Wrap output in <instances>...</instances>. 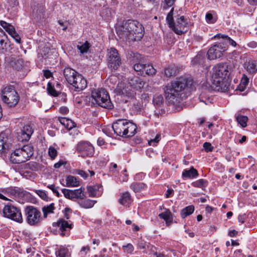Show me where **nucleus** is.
<instances>
[{
  "mask_svg": "<svg viewBox=\"0 0 257 257\" xmlns=\"http://www.w3.org/2000/svg\"><path fill=\"white\" fill-rule=\"evenodd\" d=\"M63 74L67 81L74 87L75 91H80L86 87V79L74 69L65 68Z\"/></svg>",
  "mask_w": 257,
  "mask_h": 257,
  "instance_id": "20e7f679",
  "label": "nucleus"
},
{
  "mask_svg": "<svg viewBox=\"0 0 257 257\" xmlns=\"http://www.w3.org/2000/svg\"><path fill=\"white\" fill-rule=\"evenodd\" d=\"M23 131L26 133L27 135L26 137L27 138H30L31 135L33 133V129L30 125H26L23 127Z\"/></svg>",
  "mask_w": 257,
  "mask_h": 257,
  "instance_id": "09e8293b",
  "label": "nucleus"
},
{
  "mask_svg": "<svg viewBox=\"0 0 257 257\" xmlns=\"http://www.w3.org/2000/svg\"><path fill=\"white\" fill-rule=\"evenodd\" d=\"M87 189L90 197H93L95 196L97 189L95 186H88Z\"/></svg>",
  "mask_w": 257,
  "mask_h": 257,
  "instance_id": "603ef678",
  "label": "nucleus"
},
{
  "mask_svg": "<svg viewBox=\"0 0 257 257\" xmlns=\"http://www.w3.org/2000/svg\"><path fill=\"white\" fill-rule=\"evenodd\" d=\"M91 96L100 106L107 109L113 108L108 92L104 88H98L92 91Z\"/></svg>",
  "mask_w": 257,
  "mask_h": 257,
  "instance_id": "423d86ee",
  "label": "nucleus"
},
{
  "mask_svg": "<svg viewBox=\"0 0 257 257\" xmlns=\"http://www.w3.org/2000/svg\"><path fill=\"white\" fill-rule=\"evenodd\" d=\"M58 119L61 124L69 129H71L74 126V123L72 122L71 120L65 117H59Z\"/></svg>",
  "mask_w": 257,
  "mask_h": 257,
  "instance_id": "4c0bfd02",
  "label": "nucleus"
},
{
  "mask_svg": "<svg viewBox=\"0 0 257 257\" xmlns=\"http://www.w3.org/2000/svg\"><path fill=\"white\" fill-rule=\"evenodd\" d=\"M249 79L247 76L245 74H243L240 83L238 87V89L241 91H243L244 90L245 87L247 85Z\"/></svg>",
  "mask_w": 257,
  "mask_h": 257,
  "instance_id": "79ce46f5",
  "label": "nucleus"
},
{
  "mask_svg": "<svg viewBox=\"0 0 257 257\" xmlns=\"http://www.w3.org/2000/svg\"><path fill=\"white\" fill-rule=\"evenodd\" d=\"M128 83L130 86L137 89L139 90L142 88L145 84V82L141 78L138 76H133L128 80Z\"/></svg>",
  "mask_w": 257,
  "mask_h": 257,
  "instance_id": "412c9836",
  "label": "nucleus"
},
{
  "mask_svg": "<svg viewBox=\"0 0 257 257\" xmlns=\"http://www.w3.org/2000/svg\"><path fill=\"white\" fill-rule=\"evenodd\" d=\"M56 224L61 231V235L62 236L65 234L64 231H69L72 227V222L70 220H65L64 219H59Z\"/></svg>",
  "mask_w": 257,
  "mask_h": 257,
  "instance_id": "6ab92c4d",
  "label": "nucleus"
},
{
  "mask_svg": "<svg viewBox=\"0 0 257 257\" xmlns=\"http://www.w3.org/2000/svg\"><path fill=\"white\" fill-rule=\"evenodd\" d=\"M159 217L165 221L167 226L170 225V224L172 223V214L169 210H167L159 214Z\"/></svg>",
  "mask_w": 257,
  "mask_h": 257,
  "instance_id": "b1692460",
  "label": "nucleus"
},
{
  "mask_svg": "<svg viewBox=\"0 0 257 257\" xmlns=\"http://www.w3.org/2000/svg\"><path fill=\"white\" fill-rule=\"evenodd\" d=\"M228 76V67L226 63H219L215 66L211 78L212 85L207 82L202 85V92L199 96L200 101L206 104L203 99V98L208 97V95H205L206 92H210L212 90L222 92L228 91L230 86Z\"/></svg>",
  "mask_w": 257,
  "mask_h": 257,
  "instance_id": "f257e3e1",
  "label": "nucleus"
},
{
  "mask_svg": "<svg viewBox=\"0 0 257 257\" xmlns=\"http://www.w3.org/2000/svg\"><path fill=\"white\" fill-rule=\"evenodd\" d=\"M141 105L140 103L134 104L133 110L136 111H141L142 110Z\"/></svg>",
  "mask_w": 257,
  "mask_h": 257,
  "instance_id": "0e129e2a",
  "label": "nucleus"
},
{
  "mask_svg": "<svg viewBox=\"0 0 257 257\" xmlns=\"http://www.w3.org/2000/svg\"><path fill=\"white\" fill-rule=\"evenodd\" d=\"M138 247L139 249H146V246H148V244H147L146 242L144 241H139L138 243Z\"/></svg>",
  "mask_w": 257,
  "mask_h": 257,
  "instance_id": "680f3d73",
  "label": "nucleus"
},
{
  "mask_svg": "<svg viewBox=\"0 0 257 257\" xmlns=\"http://www.w3.org/2000/svg\"><path fill=\"white\" fill-rule=\"evenodd\" d=\"M205 60V57L201 54H198L192 60L193 65H202Z\"/></svg>",
  "mask_w": 257,
  "mask_h": 257,
  "instance_id": "e433bc0d",
  "label": "nucleus"
},
{
  "mask_svg": "<svg viewBox=\"0 0 257 257\" xmlns=\"http://www.w3.org/2000/svg\"><path fill=\"white\" fill-rule=\"evenodd\" d=\"M235 257H245L244 255L241 253V250L240 249L234 251Z\"/></svg>",
  "mask_w": 257,
  "mask_h": 257,
  "instance_id": "338daca9",
  "label": "nucleus"
},
{
  "mask_svg": "<svg viewBox=\"0 0 257 257\" xmlns=\"http://www.w3.org/2000/svg\"><path fill=\"white\" fill-rule=\"evenodd\" d=\"M11 144L8 142V138L5 133H0V154L7 153L11 147Z\"/></svg>",
  "mask_w": 257,
  "mask_h": 257,
  "instance_id": "a211bd4d",
  "label": "nucleus"
},
{
  "mask_svg": "<svg viewBox=\"0 0 257 257\" xmlns=\"http://www.w3.org/2000/svg\"><path fill=\"white\" fill-rule=\"evenodd\" d=\"M164 74L168 77L175 76L177 74V69L175 66H169L165 69Z\"/></svg>",
  "mask_w": 257,
  "mask_h": 257,
  "instance_id": "72a5a7b5",
  "label": "nucleus"
},
{
  "mask_svg": "<svg viewBox=\"0 0 257 257\" xmlns=\"http://www.w3.org/2000/svg\"><path fill=\"white\" fill-rule=\"evenodd\" d=\"M226 50V48L221 43H218L211 47L207 52L208 58L210 60H215L221 57L223 53Z\"/></svg>",
  "mask_w": 257,
  "mask_h": 257,
  "instance_id": "2eb2a0df",
  "label": "nucleus"
},
{
  "mask_svg": "<svg viewBox=\"0 0 257 257\" xmlns=\"http://www.w3.org/2000/svg\"><path fill=\"white\" fill-rule=\"evenodd\" d=\"M47 89L48 93L53 96H57L59 94V92L55 90L50 83H48Z\"/></svg>",
  "mask_w": 257,
  "mask_h": 257,
  "instance_id": "de8ad7c7",
  "label": "nucleus"
},
{
  "mask_svg": "<svg viewBox=\"0 0 257 257\" xmlns=\"http://www.w3.org/2000/svg\"><path fill=\"white\" fill-rule=\"evenodd\" d=\"M127 29H130L131 40L138 41L141 40L144 35V28L143 25L137 21L129 20Z\"/></svg>",
  "mask_w": 257,
  "mask_h": 257,
  "instance_id": "9d476101",
  "label": "nucleus"
},
{
  "mask_svg": "<svg viewBox=\"0 0 257 257\" xmlns=\"http://www.w3.org/2000/svg\"><path fill=\"white\" fill-rule=\"evenodd\" d=\"M1 26L9 33L10 35L16 31L15 28L12 25L6 22L5 21H1L0 22Z\"/></svg>",
  "mask_w": 257,
  "mask_h": 257,
  "instance_id": "473e14b6",
  "label": "nucleus"
},
{
  "mask_svg": "<svg viewBox=\"0 0 257 257\" xmlns=\"http://www.w3.org/2000/svg\"><path fill=\"white\" fill-rule=\"evenodd\" d=\"M66 186L68 187H75L79 186V181L76 177L69 175L66 179Z\"/></svg>",
  "mask_w": 257,
  "mask_h": 257,
  "instance_id": "cd10ccee",
  "label": "nucleus"
},
{
  "mask_svg": "<svg viewBox=\"0 0 257 257\" xmlns=\"http://www.w3.org/2000/svg\"><path fill=\"white\" fill-rule=\"evenodd\" d=\"M56 254L58 257H69L70 255L68 249L64 247H60L59 249L56 250Z\"/></svg>",
  "mask_w": 257,
  "mask_h": 257,
  "instance_id": "58836bf2",
  "label": "nucleus"
},
{
  "mask_svg": "<svg viewBox=\"0 0 257 257\" xmlns=\"http://www.w3.org/2000/svg\"><path fill=\"white\" fill-rule=\"evenodd\" d=\"M193 89V79L190 77L181 76L165 87V97L170 103L175 104L186 98Z\"/></svg>",
  "mask_w": 257,
  "mask_h": 257,
  "instance_id": "f03ea898",
  "label": "nucleus"
},
{
  "mask_svg": "<svg viewBox=\"0 0 257 257\" xmlns=\"http://www.w3.org/2000/svg\"><path fill=\"white\" fill-rule=\"evenodd\" d=\"M145 65L141 63H137L134 65V70L138 72V74L144 75V67Z\"/></svg>",
  "mask_w": 257,
  "mask_h": 257,
  "instance_id": "a18cd8bd",
  "label": "nucleus"
},
{
  "mask_svg": "<svg viewBox=\"0 0 257 257\" xmlns=\"http://www.w3.org/2000/svg\"><path fill=\"white\" fill-rule=\"evenodd\" d=\"M130 187L135 192H139L145 189L146 185L143 183H134Z\"/></svg>",
  "mask_w": 257,
  "mask_h": 257,
  "instance_id": "c9c22d12",
  "label": "nucleus"
},
{
  "mask_svg": "<svg viewBox=\"0 0 257 257\" xmlns=\"http://www.w3.org/2000/svg\"><path fill=\"white\" fill-rule=\"evenodd\" d=\"M156 73V69L152 65L145 64L144 67V75L147 74L149 76H153Z\"/></svg>",
  "mask_w": 257,
  "mask_h": 257,
  "instance_id": "ea45409f",
  "label": "nucleus"
},
{
  "mask_svg": "<svg viewBox=\"0 0 257 257\" xmlns=\"http://www.w3.org/2000/svg\"><path fill=\"white\" fill-rule=\"evenodd\" d=\"M22 51H23L25 54L26 53V50H24L22 48H21L20 50L18 48L15 47L14 45H13L12 48L11 47V49L10 50V51H9L8 52L12 54V56H13L12 58H14V60H15L17 58H20L23 56L22 54Z\"/></svg>",
  "mask_w": 257,
  "mask_h": 257,
  "instance_id": "bb28decb",
  "label": "nucleus"
},
{
  "mask_svg": "<svg viewBox=\"0 0 257 257\" xmlns=\"http://www.w3.org/2000/svg\"><path fill=\"white\" fill-rule=\"evenodd\" d=\"M25 212L27 223L30 225H37L41 220V212L33 206L25 207Z\"/></svg>",
  "mask_w": 257,
  "mask_h": 257,
  "instance_id": "f8f14e48",
  "label": "nucleus"
},
{
  "mask_svg": "<svg viewBox=\"0 0 257 257\" xmlns=\"http://www.w3.org/2000/svg\"><path fill=\"white\" fill-rule=\"evenodd\" d=\"M244 68L249 74L257 72V60H249L244 63Z\"/></svg>",
  "mask_w": 257,
  "mask_h": 257,
  "instance_id": "4be33fe9",
  "label": "nucleus"
},
{
  "mask_svg": "<svg viewBox=\"0 0 257 257\" xmlns=\"http://www.w3.org/2000/svg\"><path fill=\"white\" fill-rule=\"evenodd\" d=\"M90 47V43L88 41H86L84 43H79V44L77 46V48L81 54L87 53Z\"/></svg>",
  "mask_w": 257,
  "mask_h": 257,
  "instance_id": "f704fd0d",
  "label": "nucleus"
},
{
  "mask_svg": "<svg viewBox=\"0 0 257 257\" xmlns=\"http://www.w3.org/2000/svg\"><path fill=\"white\" fill-rule=\"evenodd\" d=\"M174 8H172L168 14L166 21L169 27L177 35H182L187 31L188 27V23L183 16L176 18L175 22L174 21L173 15Z\"/></svg>",
  "mask_w": 257,
  "mask_h": 257,
  "instance_id": "39448f33",
  "label": "nucleus"
},
{
  "mask_svg": "<svg viewBox=\"0 0 257 257\" xmlns=\"http://www.w3.org/2000/svg\"><path fill=\"white\" fill-rule=\"evenodd\" d=\"M10 35L14 38L17 43L19 44L21 43V38L16 31L14 32V33H12Z\"/></svg>",
  "mask_w": 257,
  "mask_h": 257,
  "instance_id": "4d7b16f0",
  "label": "nucleus"
},
{
  "mask_svg": "<svg viewBox=\"0 0 257 257\" xmlns=\"http://www.w3.org/2000/svg\"><path fill=\"white\" fill-rule=\"evenodd\" d=\"M136 93L128 87L123 88L121 91V94L128 98L133 97Z\"/></svg>",
  "mask_w": 257,
  "mask_h": 257,
  "instance_id": "37998d69",
  "label": "nucleus"
},
{
  "mask_svg": "<svg viewBox=\"0 0 257 257\" xmlns=\"http://www.w3.org/2000/svg\"><path fill=\"white\" fill-rule=\"evenodd\" d=\"M57 151L56 149L52 146H50L48 149V154L51 159H54L57 156Z\"/></svg>",
  "mask_w": 257,
  "mask_h": 257,
  "instance_id": "8fccbe9b",
  "label": "nucleus"
},
{
  "mask_svg": "<svg viewBox=\"0 0 257 257\" xmlns=\"http://www.w3.org/2000/svg\"><path fill=\"white\" fill-rule=\"evenodd\" d=\"M122 247L124 251L128 253H132L134 250V246L131 243H128L126 245H123Z\"/></svg>",
  "mask_w": 257,
  "mask_h": 257,
  "instance_id": "864d4df0",
  "label": "nucleus"
},
{
  "mask_svg": "<svg viewBox=\"0 0 257 257\" xmlns=\"http://www.w3.org/2000/svg\"><path fill=\"white\" fill-rule=\"evenodd\" d=\"M175 0H165V5L164 6L163 9H167L168 7L172 6Z\"/></svg>",
  "mask_w": 257,
  "mask_h": 257,
  "instance_id": "bf43d9fd",
  "label": "nucleus"
},
{
  "mask_svg": "<svg viewBox=\"0 0 257 257\" xmlns=\"http://www.w3.org/2000/svg\"><path fill=\"white\" fill-rule=\"evenodd\" d=\"M76 151L83 157L93 156L94 153L93 146L88 141H80L76 146Z\"/></svg>",
  "mask_w": 257,
  "mask_h": 257,
  "instance_id": "ddd939ff",
  "label": "nucleus"
},
{
  "mask_svg": "<svg viewBox=\"0 0 257 257\" xmlns=\"http://www.w3.org/2000/svg\"><path fill=\"white\" fill-rule=\"evenodd\" d=\"M3 213L4 217L19 223H22L23 221L20 209L11 204L4 206Z\"/></svg>",
  "mask_w": 257,
  "mask_h": 257,
  "instance_id": "9b49d317",
  "label": "nucleus"
},
{
  "mask_svg": "<svg viewBox=\"0 0 257 257\" xmlns=\"http://www.w3.org/2000/svg\"><path fill=\"white\" fill-rule=\"evenodd\" d=\"M55 208L54 203H51L48 205L43 207L42 211L43 213V217L45 218H47L48 214L54 212Z\"/></svg>",
  "mask_w": 257,
  "mask_h": 257,
  "instance_id": "2f4dec72",
  "label": "nucleus"
},
{
  "mask_svg": "<svg viewBox=\"0 0 257 257\" xmlns=\"http://www.w3.org/2000/svg\"><path fill=\"white\" fill-rule=\"evenodd\" d=\"M235 119L238 123L242 127H245L247 126V122L248 118L247 116L242 115L239 113L235 116Z\"/></svg>",
  "mask_w": 257,
  "mask_h": 257,
  "instance_id": "c85d7f7f",
  "label": "nucleus"
},
{
  "mask_svg": "<svg viewBox=\"0 0 257 257\" xmlns=\"http://www.w3.org/2000/svg\"><path fill=\"white\" fill-rule=\"evenodd\" d=\"M214 38H221L226 44H228L233 47H235L237 45L235 41L227 35L218 34L214 36Z\"/></svg>",
  "mask_w": 257,
  "mask_h": 257,
  "instance_id": "a878e982",
  "label": "nucleus"
},
{
  "mask_svg": "<svg viewBox=\"0 0 257 257\" xmlns=\"http://www.w3.org/2000/svg\"><path fill=\"white\" fill-rule=\"evenodd\" d=\"M62 192L66 198L72 200L75 199L82 200L86 197L84 193V189L82 188L75 190H69L64 188L62 189Z\"/></svg>",
  "mask_w": 257,
  "mask_h": 257,
  "instance_id": "4468645a",
  "label": "nucleus"
},
{
  "mask_svg": "<svg viewBox=\"0 0 257 257\" xmlns=\"http://www.w3.org/2000/svg\"><path fill=\"white\" fill-rule=\"evenodd\" d=\"M3 101L9 106H15L19 102L20 97L13 86L6 87L2 91Z\"/></svg>",
  "mask_w": 257,
  "mask_h": 257,
  "instance_id": "6e6552de",
  "label": "nucleus"
},
{
  "mask_svg": "<svg viewBox=\"0 0 257 257\" xmlns=\"http://www.w3.org/2000/svg\"><path fill=\"white\" fill-rule=\"evenodd\" d=\"M44 76L46 78H49L51 77L52 76V73L48 70H44Z\"/></svg>",
  "mask_w": 257,
  "mask_h": 257,
  "instance_id": "69168bd1",
  "label": "nucleus"
},
{
  "mask_svg": "<svg viewBox=\"0 0 257 257\" xmlns=\"http://www.w3.org/2000/svg\"><path fill=\"white\" fill-rule=\"evenodd\" d=\"M2 192L8 197L16 200L23 197L25 195L24 192L20 188H9L3 190Z\"/></svg>",
  "mask_w": 257,
  "mask_h": 257,
  "instance_id": "f3484780",
  "label": "nucleus"
},
{
  "mask_svg": "<svg viewBox=\"0 0 257 257\" xmlns=\"http://www.w3.org/2000/svg\"><path fill=\"white\" fill-rule=\"evenodd\" d=\"M182 175L183 178L191 179L198 177V173L197 170L192 167L189 170H184Z\"/></svg>",
  "mask_w": 257,
  "mask_h": 257,
  "instance_id": "393cba45",
  "label": "nucleus"
},
{
  "mask_svg": "<svg viewBox=\"0 0 257 257\" xmlns=\"http://www.w3.org/2000/svg\"><path fill=\"white\" fill-rule=\"evenodd\" d=\"M8 36L5 33V32L2 30H0V45L4 43L5 41H7Z\"/></svg>",
  "mask_w": 257,
  "mask_h": 257,
  "instance_id": "6e6d98bb",
  "label": "nucleus"
},
{
  "mask_svg": "<svg viewBox=\"0 0 257 257\" xmlns=\"http://www.w3.org/2000/svg\"><path fill=\"white\" fill-rule=\"evenodd\" d=\"M161 139V135L158 134L156 136L155 138L154 139L151 140L150 141H149V144L151 145L153 143H158Z\"/></svg>",
  "mask_w": 257,
  "mask_h": 257,
  "instance_id": "052dcab7",
  "label": "nucleus"
},
{
  "mask_svg": "<svg viewBox=\"0 0 257 257\" xmlns=\"http://www.w3.org/2000/svg\"><path fill=\"white\" fill-rule=\"evenodd\" d=\"M129 24V21L123 22L122 24L119 25L116 27V32L120 39L123 41L131 40V31L130 29H127Z\"/></svg>",
  "mask_w": 257,
  "mask_h": 257,
  "instance_id": "dca6fc26",
  "label": "nucleus"
},
{
  "mask_svg": "<svg viewBox=\"0 0 257 257\" xmlns=\"http://www.w3.org/2000/svg\"><path fill=\"white\" fill-rule=\"evenodd\" d=\"M112 127L114 133L121 137H131L136 133V125L127 119H118Z\"/></svg>",
  "mask_w": 257,
  "mask_h": 257,
  "instance_id": "7ed1b4c3",
  "label": "nucleus"
},
{
  "mask_svg": "<svg viewBox=\"0 0 257 257\" xmlns=\"http://www.w3.org/2000/svg\"><path fill=\"white\" fill-rule=\"evenodd\" d=\"M207 184V182L206 180L201 179L193 182L192 183V185L195 187L202 188L203 187H205Z\"/></svg>",
  "mask_w": 257,
  "mask_h": 257,
  "instance_id": "c03bdc74",
  "label": "nucleus"
},
{
  "mask_svg": "<svg viewBox=\"0 0 257 257\" xmlns=\"http://www.w3.org/2000/svg\"><path fill=\"white\" fill-rule=\"evenodd\" d=\"M194 211V207L193 205H189L181 210V216L182 218H185L187 216L191 215Z\"/></svg>",
  "mask_w": 257,
  "mask_h": 257,
  "instance_id": "7c9ffc66",
  "label": "nucleus"
},
{
  "mask_svg": "<svg viewBox=\"0 0 257 257\" xmlns=\"http://www.w3.org/2000/svg\"><path fill=\"white\" fill-rule=\"evenodd\" d=\"M90 250L88 246H83L82 247L80 253L82 255H85Z\"/></svg>",
  "mask_w": 257,
  "mask_h": 257,
  "instance_id": "e2e57ef3",
  "label": "nucleus"
},
{
  "mask_svg": "<svg viewBox=\"0 0 257 257\" xmlns=\"http://www.w3.org/2000/svg\"><path fill=\"white\" fill-rule=\"evenodd\" d=\"M106 61L108 68L111 70H116L121 65L120 55L114 48H110L107 50Z\"/></svg>",
  "mask_w": 257,
  "mask_h": 257,
  "instance_id": "1a4fd4ad",
  "label": "nucleus"
},
{
  "mask_svg": "<svg viewBox=\"0 0 257 257\" xmlns=\"http://www.w3.org/2000/svg\"><path fill=\"white\" fill-rule=\"evenodd\" d=\"M96 202V201L90 199L78 201V203L80 206L86 209L92 208Z\"/></svg>",
  "mask_w": 257,
  "mask_h": 257,
  "instance_id": "c756f323",
  "label": "nucleus"
},
{
  "mask_svg": "<svg viewBox=\"0 0 257 257\" xmlns=\"http://www.w3.org/2000/svg\"><path fill=\"white\" fill-rule=\"evenodd\" d=\"M205 20L208 23L213 24L216 21V18L210 13H207L205 16Z\"/></svg>",
  "mask_w": 257,
  "mask_h": 257,
  "instance_id": "3c124183",
  "label": "nucleus"
},
{
  "mask_svg": "<svg viewBox=\"0 0 257 257\" xmlns=\"http://www.w3.org/2000/svg\"><path fill=\"white\" fill-rule=\"evenodd\" d=\"M27 135L26 133L23 131V128L21 129L20 132L17 133V138L19 141L24 142V141H28L30 138H27L26 136Z\"/></svg>",
  "mask_w": 257,
  "mask_h": 257,
  "instance_id": "49530a36",
  "label": "nucleus"
},
{
  "mask_svg": "<svg viewBox=\"0 0 257 257\" xmlns=\"http://www.w3.org/2000/svg\"><path fill=\"white\" fill-rule=\"evenodd\" d=\"M203 147L207 152L212 151L213 148L211 143L209 142L204 143L203 144Z\"/></svg>",
  "mask_w": 257,
  "mask_h": 257,
  "instance_id": "13d9d810",
  "label": "nucleus"
},
{
  "mask_svg": "<svg viewBox=\"0 0 257 257\" xmlns=\"http://www.w3.org/2000/svg\"><path fill=\"white\" fill-rule=\"evenodd\" d=\"M35 192L42 199L44 200H47L48 197L44 191L37 190Z\"/></svg>",
  "mask_w": 257,
  "mask_h": 257,
  "instance_id": "5fc2aeb1",
  "label": "nucleus"
},
{
  "mask_svg": "<svg viewBox=\"0 0 257 257\" xmlns=\"http://www.w3.org/2000/svg\"><path fill=\"white\" fill-rule=\"evenodd\" d=\"M13 45L8 39L7 41H5L0 45V50H2L3 53L8 52L10 51L11 47L12 48Z\"/></svg>",
  "mask_w": 257,
  "mask_h": 257,
  "instance_id": "a19ab883",
  "label": "nucleus"
},
{
  "mask_svg": "<svg viewBox=\"0 0 257 257\" xmlns=\"http://www.w3.org/2000/svg\"><path fill=\"white\" fill-rule=\"evenodd\" d=\"M32 148L28 145L16 149L11 154L10 161L13 164H21L26 162L33 155Z\"/></svg>",
  "mask_w": 257,
  "mask_h": 257,
  "instance_id": "0eeeda50",
  "label": "nucleus"
},
{
  "mask_svg": "<svg viewBox=\"0 0 257 257\" xmlns=\"http://www.w3.org/2000/svg\"><path fill=\"white\" fill-rule=\"evenodd\" d=\"M153 102L156 108H158V111L161 110L162 112H165V109L163 108L162 105L164 102V98L161 94H156L153 98Z\"/></svg>",
  "mask_w": 257,
  "mask_h": 257,
  "instance_id": "5701e85b",
  "label": "nucleus"
},
{
  "mask_svg": "<svg viewBox=\"0 0 257 257\" xmlns=\"http://www.w3.org/2000/svg\"><path fill=\"white\" fill-rule=\"evenodd\" d=\"M118 201L121 205L129 207L132 203L133 200L130 193L126 191L120 194Z\"/></svg>",
  "mask_w": 257,
  "mask_h": 257,
  "instance_id": "aec40b11",
  "label": "nucleus"
},
{
  "mask_svg": "<svg viewBox=\"0 0 257 257\" xmlns=\"http://www.w3.org/2000/svg\"><path fill=\"white\" fill-rule=\"evenodd\" d=\"M78 174L79 175H80L81 176H82V177H83L84 178H86L88 175V174L86 172H85L83 170H79Z\"/></svg>",
  "mask_w": 257,
  "mask_h": 257,
  "instance_id": "774afa93",
  "label": "nucleus"
}]
</instances>
